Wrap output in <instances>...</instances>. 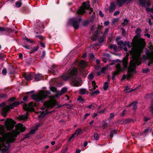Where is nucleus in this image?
<instances>
[{
    "label": "nucleus",
    "mask_w": 153,
    "mask_h": 153,
    "mask_svg": "<svg viewBox=\"0 0 153 153\" xmlns=\"http://www.w3.org/2000/svg\"><path fill=\"white\" fill-rule=\"evenodd\" d=\"M131 44L133 47L129 52L132 59L128 68V74L127 76L125 75L123 76L122 78L123 80L126 78L129 79L133 74L136 73V65H138L141 63L140 54L143 52L146 44L144 40L143 39L133 40Z\"/></svg>",
    "instance_id": "obj_1"
},
{
    "label": "nucleus",
    "mask_w": 153,
    "mask_h": 153,
    "mask_svg": "<svg viewBox=\"0 0 153 153\" xmlns=\"http://www.w3.org/2000/svg\"><path fill=\"white\" fill-rule=\"evenodd\" d=\"M77 74V69L76 68H74L70 70L67 73L63 75L62 77L65 80L70 79L74 86H78L81 84V80L79 78L76 77Z\"/></svg>",
    "instance_id": "obj_2"
},
{
    "label": "nucleus",
    "mask_w": 153,
    "mask_h": 153,
    "mask_svg": "<svg viewBox=\"0 0 153 153\" xmlns=\"http://www.w3.org/2000/svg\"><path fill=\"white\" fill-rule=\"evenodd\" d=\"M50 94L49 91H40L38 93L32 95V97L36 101L39 102L42 101L45 99Z\"/></svg>",
    "instance_id": "obj_3"
},
{
    "label": "nucleus",
    "mask_w": 153,
    "mask_h": 153,
    "mask_svg": "<svg viewBox=\"0 0 153 153\" xmlns=\"http://www.w3.org/2000/svg\"><path fill=\"white\" fill-rule=\"evenodd\" d=\"M85 9L90 10L89 13L91 14L92 11V10L90 6L88 3L83 2L82 4V6L77 11V13L79 14H82L85 12Z\"/></svg>",
    "instance_id": "obj_4"
},
{
    "label": "nucleus",
    "mask_w": 153,
    "mask_h": 153,
    "mask_svg": "<svg viewBox=\"0 0 153 153\" xmlns=\"http://www.w3.org/2000/svg\"><path fill=\"white\" fill-rule=\"evenodd\" d=\"M20 103L19 102H15L13 103L12 104L8 106H7L4 108L2 111V114L4 117L6 116L7 111L9 109H13L14 108L15 106L18 105Z\"/></svg>",
    "instance_id": "obj_5"
},
{
    "label": "nucleus",
    "mask_w": 153,
    "mask_h": 153,
    "mask_svg": "<svg viewBox=\"0 0 153 153\" xmlns=\"http://www.w3.org/2000/svg\"><path fill=\"white\" fill-rule=\"evenodd\" d=\"M5 124L6 128L9 130L13 128L16 123L13 120L8 119L6 121Z\"/></svg>",
    "instance_id": "obj_6"
},
{
    "label": "nucleus",
    "mask_w": 153,
    "mask_h": 153,
    "mask_svg": "<svg viewBox=\"0 0 153 153\" xmlns=\"http://www.w3.org/2000/svg\"><path fill=\"white\" fill-rule=\"evenodd\" d=\"M56 105V101L53 99H50L45 102L44 104V105L47 108H52Z\"/></svg>",
    "instance_id": "obj_7"
},
{
    "label": "nucleus",
    "mask_w": 153,
    "mask_h": 153,
    "mask_svg": "<svg viewBox=\"0 0 153 153\" xmlns=\"http://www.w3.org/2000/svg\"><path fill=\"white\" fill-rule=\"evenodd\" d=\"M36 106L35 103L33 102H30L28 105L25 104L23 106L24 109L27 111H33L34 110L33 107Z\"/></svg>",
    "instance_id": "obj_8"
},
{
    "label": "nucleus",
    "mask_w": 153,
    "mask_h": 153,
    "mask_svg": "<svg viewBox=\"0 0 153 153\" xmlns=\"http://www.w3.org/2000/svg\"><path fill=\"white\" fill-rule=\"evenodd\" d=\"M70 21L72 22V25L74 28L77 29L79 27L81 19L79 18L76 20H74V19H70Z\"/></svg>",
    "instance_id": "obj_9"
},
{
    "label": "nucleus",
    "mask_w": 153,
    "mask_h": 153,
    "mask_svg": "<svg viewBox=\"0 0 153 153\" xmlns=\"http://www.w3.org/2000/svg\"><path fill=\"white\" fill-rule=\"evenodd\" d=\"M147 58L149 60L148 65L153 63V52L146 53Z\"/></svg>",
    "instance_id": "obj_10"
},
{
    "label": "nucleus",
    "mask_w": 153,
    "mask_h": 153,
    "mask_svg": "<svg viewBox=\"0 0 153 153\" xmlns=\"http://www.w3.org/2000/svg\"><path fill=\"white\" fill-rule=\"evenodd\" d=\"M116 68L117 70L113 73V76L112 78L113 79H114V76L117 75L118 74L120 71H121V69L120 66L119 64H117L116 65Z\"/></svg>",
    "instance_id": "obj_11"
},
{
    "label": "nucleus",
    "mask_w": 153,
    "mask_h": 153,
    "mask_svg": "<svg viewBox=\"0 0 153 153\" xmlns=\"http://www.w3.org/2000/svg\"><path fill=\"white\" fill-rule=\"evenodd\" d=\"M34 74L33 73H30L24 74H23V77L27 80L32 79Z\"/></svg>",
    "instance_id": "obj_12"
},
{
    "label": "nucleus",
    "mask_w": 153,
    "mask_h": 153,
    "mask_svg": "<svg viewBox=\"0 0 153 153\" xmlns=\"http://www.w3.org/2000/svg\"><path fill=\"white\" fill-rule=\"evenodd\" d=\"M67 89L66 88H63L62 89L61 91H59L57 92V93L56 94L55 97H58L59 96H61L63 94L66 92L67 91Z\"/></svg>",
    "instance_id": "obj_13"
},
{
    "label": "nucleus",
    "mask_w": 153,
    "mask_h": 153,
    "mask_svg": "<svg viewBox=\"0 0 153 153\" xmlns=\"http://www.w3.org/2000/svg\"><path fill=\"white\" fill-rule=\"evenodd\" d=\"M78 65L81 68H84L86 67L87 64L85 61L81 60L79 63Z\"/></svg>",
    "instance_id": "obj_14"
},
{
    "label": "nucleus",
    "mask_w": 153,
    "mask_h": 153,
    "mask_svg": "<svg viewBox=\"0 0 153 153\" xmlns=\"http://www.w3.org/2000/svg\"><path fill=\"white\" fill-rule=\"evenodd\" d=\"M128 55H126V56L123 58V59L122 61L123 65L124 68H126L127 67V65L128 64Z\"/></svg>",
    "instance_id": "obj_15"
},
{
    "label": "nucleus",
    "mask_w": 153,
    "mask_h": 153,
    "mask_svg": "<svg viewBox=\"0 0 153 153\" xmlns=\"http://www.w3.org/2000/svg\"><path fill=\"white\" fill-rule=\"evenodd\" d=\"M43 77L42 74H37L35 75L34 79L36 81H38L41 80Z\"/></svg>",
    "instance_id": "obj_16"
},
{
    "label": "nucleus",
    "mask_w": 153,
    "mask_h": 153,
    "mask_svg": "<svg viewBox=\"0 0 153 153\" xmlns=\"http://www.w3.org/2000/svg\"><path fill=\"white\" fill-rule=\"evenodd\" d=\"M127 0H117V3L119 7H121L123 4L125 3Z\"/></svg>",
    "instance_id": "obj_17"
},
{
    "label": "nucleus",
    "mask_w": 153,
    "mask_h": 153,
    "mask_svg": "<svg viewBox=\"0 0 153 153\" xmlns=\"http://www.w3.org/2000/svg\"><path fill=\"white\" fill-rule=\"evenodd\" d=\"M116 7V6L113 3H111L109 11L110 13L113 11Z\"/></svg>",
    "instance_id": "obj_18"
},
{
    "label": "nucleus",
    "mask_w": 153,
    "mask_h": 153,
    "mask_svg": "<svg viewBox=\"0 0 153 153\" xmlns=\"http://www.w3.org/2000/svg\"><path fill=\"white\" fill-rule=\"evenodd\" d=\"M0 31H6L10 32L12 30L10 29L9 28H3L0 27Z\"/></svg>",
    "instance_id": "obj_19"
},
{
    "label": "nucleus",
    "mask_w": 153,
    "mask_h": 153,
    "mask_svg": "<svg viewBox=\"0 0 153 153\" xmlns=\"http://www.w3.org/2000/svg\"><path fill=\"white\" fill-rule=\"evenodd\" d=\"M79 94L84 95L87 92V90L85 88H81L79 90Z\"/></svg>",
    "instance_id": "obj_20"
},
{
    "label": "nucleus",
    "mask_w": 153,
    "mask_h": 153,
    "mask_svg": "<svg viewBox=\"0 0 153 153\" xmlns=\"http://www.w3.org/2000/svg\"><path fill=\"white\" fill-rule=\"evenodd\" d=\"M28 115V112H27V114L26 115L20 116L19 117V119L20 120H25L26 119L27 117V115Z\"/></svg>",
    "instance_id": "obj_21"
},
{
    "label": "nucleus",
    "mask_w": 153,
    "mask_h": 153,
    "mask_svg": "<svg viewBox=\"0 0 153 153\" xmlns=\"http://www.w3.org/2000/svg\"><path fill=\"white\" fill-rule=\"evenodd\" d=\"M22 4L21 0L18 1L15 3V6L16 7L19 8L21 7Z\"/></svg>",
    "instance_id": "obj_22"
},
{
    "label": "nucleus",
    "mask_w": 153,
    "mask_h": 153,
    "mask_svg": "<svg viewBox=\"0 0 153 153\" xmlns=\"http://www.w3.org/2000/svg\"><path fill=\"white\" fill-rule=\"evenodd\" d=\"M39 114L38 115V116L39 117H43L46 114H48L47 112H45L44 111H41L39 112Z\"/></svg>",
    "instance_id": "obj_23"
},
{
    "label": "nucleus",
    "mask_w": 153,
    "mask_h": 153,
    "mask_svg": "<svg viewBox=\"0 0 153 153\" xmlns=\"http://www.w3.org/2000/svg\"><path fill=\"white\" fill-rule=\"evenodd\" d=\"M128 106H132L133 109L135 110L137 108V106L136 105V103L134 102L129 105Z\"/></svg>",
    "instance_id": "obj_24"
},
{
    "label": "nucleus",
    "mask_w": 153,
    "mask_h": 153,
    "mask_svg": "<svg viewBox=\"0 0 153 153\" xmlns=\"http://www.w3.org/2000/svg\"><path fill=\"white\" fill-rule=\"evenodd\" d=\"M92 85L93 87V89H91L90 88H89L90 91L92 90H94L96 88L98 87V86L97 85H96V83L95 81H92Z\"/></svg>",
    "instance_id": "obj_25"
},
{
    "label": "nucleus",
    "mask_w": 153,
    "mask_h": 153,
    "mask_svg": "<svg viewBox=\"0 0 153 153\" xmlns=\"http://www.w3.org/2000/svg\"><path fill=\"white\" fill-rule=\"evenodd\" d=\"M39 47L38 46H37L36 47H34L32 50L31 51L30 53H32L35 52L36 51L39 49Z\"/></svg>",
    "instance_id": "obj_26"
},
{
    "label": "nucleus",
    "mask_w": 153,
    "mask_h": 153,
    "mask_svg": "<svg viewBox=\"0 0 153 153\" xmlns=\"http://www.w3.org/2000/svg\"><path fill=\"white\" fill-rule=\"evenodd\" d=\"M109 48L111 49H113L115 51H117V47L116 45H109Z\"/></svg>",
    "instance_id": "obj_27"
},
{
    "label": "nucleus",
    "mask_w": 153,
    "mask_h": 153,
    "mask_svg": "<svg viewBox=\"0 0 153 153\" xmlns=\"http://www.w3.org/2000/svg\"><path fill=\"white\" fill-rule=\"evenodd\" d=\"M82 129L81 128H79L76 129L75 132H74L75 134L76 135L78 136L82 132Z\"/></svg>",
    "instance_id": "obj_28"
},
{
    "label": "nucleus",
    "mask_w": 153,
    "mask_h": 153,
    "mask_svg": "<svg viewBox=\"0 0 153 153\" xmlns=\"http://www.w3.org/2000/svg\"><path fill=\"white\" fill-rule=\"evenodd\" d=\"M146 0H140L139 1L142 7H144L145 6Z\"/></svg>",
    "instance_id": "obj_29"
},
{
    "label": "nucleus",
    "mask_w": 153,
    "mask_h": 153,
    "mask_svg": "<svg viewBox=\"0 0 153 153\" xmlns=\"http://www.w3.org/2000/svg\"><path fill=\"white\" fill-rule=\"evenodd\" d=\"M127 45V46L129 48H130L131 47V46L130 45V42L129 41H126L125 42L124 44L123 45L124 46H125Z\"/></svg>",
    "instance_id": "obj_30"
},
{
    "label": "nucleus",
    "mask_w": 153,
    "mask_h": 153,
    "mask_svg": "<svg viewBox=\"0 0 153 153\" xmlns=\"http://www.w3.org/2000/svg\"><path fill=\"white\" fill-rule=\"evenodd\" d=\"M108 82H105L103 85V89L104 90H106L108 87Z\"/></svg>",
    "instance_id": "obj_31"
},
{
    "label": "nucleus",
    "mask_w": 153,
    "mask_h": 153,
    "mask_svg": "<svg viewBox=\"0 0 153 153\" xmlns=\"http://www.w3.org/2000/svg\"><path fill=\"white\" fill-rule=\"evenodd\" d=\"M38 126H36L34 129L30 131V134H34L36 132V131L38 129Z\"/></svg>",
    "instance_id": "obj_32"
},
{
    "label": "nucleus",
    "mask_w": 153,
    "mask_h": 153,
    "mask_svg": "<svg viewBox=\"0 0 153 153\" xmlns=\"http://www.w3.org/2000/svg\"><path fill=\"white\" fill-rule=\"evenodd\" d=\"M102 126L104 129L106 128L108 126V123L105 122L104 121H103Z\"/></svg>",
    "instance_id": "obj_33"
},
{
    "label": "nucleus",
    "mask_w": 153,
    "mask_h": 153,
    "mask_svg": "<svg viewBox=\"0 0 153 153\" xmlns=\"http://www.w3.org/2000/svg\"><path fill=\"white\" fill-rule=\"evenodd\" d=\"M108 65L102 68L101 70V72L104 73L108 69Z\"/></svg>",
    "instance_id": "obj_34"
},
{
    "label": "nucleus",
    "mask_w": 153,
    "mask_h": 153,
    "mask_svg": "<svg viewBox=\"0 0 153 153\" xmlns=\"http://www.w3.org/2000/svg\"><path fill=\"white\" fill-rule=\"evenodd\" d=\"M94 137L96 140H97L99 138V135L97 133H95L94 134Z\"/></svg>",
    "instance_id": "obj_35"
},
{
    "label": "nucleus",
    "mask_w": 153,
    "mask_h": 153,
    "mask_svg": "<svg viewBox=\"0 0 153 153\" xmlns=\"http://www.w3.org/2000/svg\"><path fill=\"white\" fill-rule=\"evenodd\" d=\"M50 89L51 91L53 92H57V90L56 88L53 86H51L50 87Z\"/></svg>",
    "instance_id": "obj_36"
},
{
    "label": "nucleus",
    "mask_w": 153,
    "mask_h": 153,
    "mask_svg": "<svg viewBox=\"0 0 153 153\" xmlns=\"http://www.w3.org/2000/svg\"><path fill=\"white\" fill-rule=\"evenodd\" d=\"M135 32L137 34H139L141 32V29L140 28H137L136 29Z\"/></svg>",
    "instance_id": "obj_37"
},
{
    "label": "nucleus",
    "mask_w": 153,
    "mask_h": 153,
    "mask_svg": "<svg viewBox=\"0 0 153 153\" xmlns=\"http://www.w3.org/2000/svg\"><path fill=\"white\" fill-rule=\"evenodd\" d=\"M128 22V20L126 19H125L124 20V22L123 23V24L124 26H126L127 25Z\"/></svg>",
    "instance_id": "obj_38"
},
{
    "label": "nucleus",
    "mask_w": 153,
    "mask_h": 153,
    "mask_svg": "<svg viewBox=\"0 0 153 153\" xmlns=\"http://www.w3.org/2000/svg\"><path fill=\"white\" fill-rule=\"evenodd\" d=\"M117 44L118 45L122 46L124 45V43L123 42V41H118L117 43Z\"/></svg>",
    "instance_id": "obj_39"
},
{
    "label": "nucleus",
    "mask_w": 153,
    "mask_h": 153,
    "mask_svg": "<svg viewBox=\"0 0 153 153\" xmlns=\"http://www.w3.org/2000/svg\"><path fill=\"white\" fill-rule=\"evenodd\" d=\"M91 40L93 41H95L97 39V36L96 35H93L91 37Z\"/></svg>",
    "instance_id": "obj_40"
},
{
    "label": "nucleus",
    "mask_w": 153,
    "mask_h": 153,
    "mask_svg": "<svg viewBox=\"0 0 153 153\" xmlns=\"http://www.w3.org/2000/svg\"><path fill=\"white\" fill-rule=\"evenodd\" d=\"M100 93V92H99V91L96 90V91H94L93 92H92V94H95L97 95V94H99Z\"/></svg>",
    "instance_id": "obj_41"
},
{
    "label": "nucleus",
    "mask_w": 153,
    "mask_h": 153,
    "mask_svg": "<svg viewBox=\"0 0 153 153\" xmlns=\"http://www.w3.org/2000/svg\"><path fill=\"white\" fill-rule=\"evenodd\" d=\"M88 108H89L90 109H94V108L95 106H94V105L91 104V105H89L88 106Z\"/></svg>",
    "instance_id": "obj_42"
},
{
    "label": "nucleus",
    "mask_w": 153,
    "mask_h": 153,
    "mask_svg": "<svg viewBox=\"0 0 153 153\" xmlns=\"http://www.w3.org/2000/svg\"><path fill=\"white\" fill-rule=\"evenodd\" d=\"M77 100L79 101L80 102H82L84 101L83 99L80 96H79L78 98L77 99Z\"/></svg>",
    "instance_id": "obj_43"
},
{
    "label": "nucleus",
    "mask_w": 153,
    "mask_h": 153,
    "mask_svg": "<svg viewBox=\"0 0 153 153\" xmlns=\"http://www.w3.org/2000/svg\"><path fill=\"white\" fill-rule=\"evenodd\" d=\"M149 71V70L147 68L144 69H143V73H147Z\"/></svg>",
    "instance_id": "obj_44"
},
{
    "label": "nucleus",
    "mask_w": 153,
    "mask_h": 153,
    "mask_svg": "<svg viewBox=\"0 0 153 153\" xmlns=\"http://www.w3.org/2000/svg\"><path fill=\"white\" fill-rule=\"evenodd\" d=\"M150 111L153 113V101L152 102L151 105L150 107Z\"/></svg>",
    "instance_id": "obj_45"
},
{
    "label": "nucleus",
    "mask_w": 153,
    "mask_h": 153,
    "mask_svg": "<svg viewBox=\"0 0 153 153\" xmlns=\"http://www.w3.org/2000/svg\"><path fill=\"white\" fill-rule=\"evenodd\" d=\"M88 77L89 79H92L94 77V75L93 74H90L89 75Z\"/></svg>",
    "instance_id": "obj_46"
},
{
    "label": "nucleus",
    "mask_w": 153,
    "mask_h": 153,
    "mask_svg": "<svg viewBox=\"0 0 153 153\" xmlns=\"http://www.w3.org/2000/svg\"><path fill=\"white\" fill-rule=\"evenodd\" d=\"M7 73V70L5 69H3L2 71V73L4 75H5Z\"/></svg>",
    "instance_id": "obj_47"
},
{
    "label": "nucleus",
    "mask_w": 153,
    "mask_h": 153,
    "mask_svg": "<svg viewBox=\"0 0 153 153\" xmlns=\"http://www.w3.org/2000/svg\"><path fill=\"white\" fill-rule=\"evenodd\" d=\"M0 98H7V94H2L0 96Z\"/></svg>",
    "instance_id": "obj_48"
},
{
    "label": "nucleus",
    "mask_w": 153,
    "mask_h": 153,
    "mask_svg": "<svg viewBox=\"0 0 153 153\" xmlns=\"http://www.w3.org/2000/svg\"><path fill=\"white\" fill-rule=\"evenodd\" d=\"M24 39L26 40L27 42H30V43H32L33 42L31 41L30 39H28L26 37H25L24 38Z\"/></svg>",
    "instance_id": "obj_49"
},
{
    "label": "nucleus",
    "mask_w": 153,
    "mask_h": 153,
    "mask_svg": "<svg viewBox=\"0 0 153 153\" xmlns=\"http://www.w3.org/2000/svg\"><path fill=\"white\" fill-rule=\"evenodd\" d=\"M42 52H43V54H42V56H41V59H43L45 56V51H43Z\"/></svg>",
    "instance_id": "obj_50"
},
{
    "label": "nucleus",
    "mask_w": 153,
    "mask_h": 153,
    "mask_svg": "<svg viewBox=\"0 0 153 153\" xmlns=\"http://www.w3.org/2000/svg\"><path fill=\"white\" fill-rule=\"evenodd\" d=\"M68 148H66L63 149L61 152V153H66L68 150Z\"/></svg>",
    "instance_id": "obj_51"
},
{
    "label": "nucleus",
    "mask_w": 153,
    "mask_h": 153,
    "mask_svg": "<svg viewBox=\"0 0 153 153\" xmlns=\"http://www.w3.org/2000/svg\"><path fill=\"white\" fill-rule=\"evenodd\" d=\"M5 56V55L4 54L2 53H0V59H3V58Z\"/></svg>",
    "instance_id": "obj_52"
},
{
    "label": "nucleus",
    "mask_w": 153,
    "mask_h": 153,
    "mask_svg": "<svg viewBox=\"0 0 153 153\" xmlns=\"http://www.w3.org/2000/svg\"><path fill=\"white\" fill-rule=\"evenodd\" d=\"M115 131H113L111 132V134L110 135V137L111 138H112L113 137V135Z\"/></svg>",
    "instance_id": "obj_53"
},
{
    "label": "nucleus",
    "mask_w": 153,
    "mask_h": 153,
    "mask_svg": "<svg viewBox=\"0 0 153 153\" xmlns=\"http://www.w3.org/2000/svg\"><path fill=\"white\" fill-rule=\"evenodd\" d=\"M106 110V109L105 108H104L101 111H98V113H103Z\"/></svg>",
    "instance_id": "obj_54"
},
{
    "label": "nucleus",
    "mask_w": 153,
    "mask_h": 153,
    "mask_svg": "<svg viewBox=\"0 0 153 153\" xmlns=\"http://www.w3.org/2000/svg\"><path fill=\"white\" fill-rule=\"evenodd\" d=\"M114 116V113H111L110 114V117L109 119H111L112 118H113Z\"/></svg>",
    "instance_id": "obj_55"
},
{
    "label": "nucleus",
    "mask_w": 153,
    "mask_h": 153,
    "mask_svg": "<svg viewBox=\"0 0 153 153\" xmlns=\"http://www.w3.org/2000/svg\"><path fill=\"white\" fill-rule=\"evenodd\" d=\"M104 41V40L102 38H101L99 39V41L100 42L102 43Z\"/></svg>",
    "instance_id": "obj_56"
},
{
    "label": "nucleus",
    "mask_w": 153,
    "mask_h": 153,
    "mask_svg": "<svg viewBox=\"0 0 153 153\" xmlns=\"http://www.w3.org/2000/svg\"><path fill=\"white\" fill-rule=\"evenodd\" d=\"M109 24V22L108 21H105L104 23V25L106 26H107Z\"/></svg>",
    "instance_id": "obj_57"
},
{
    "label": "nucleus",
    "mask_w": 153,
    "mask_h": 153,
    "mask_svg": "<svg viewBox=\"0 0 153 153\" xmlns=\"http://www.w3.org/2000/svg\"><path fill=\"white\" fill-rule=\"evenodd\" d=\"M90 115V114L87 113L85 114L84 117V120L88 116Z\"/></svg>",
    "instance_id": "obj_58"
},
{
    "label": "nucleus",
    "mask_w": 153,
    "mask_h": 153,
    "mask_svg": "<svg viewBox=\"0 0 153 153\" xmlns=\"http://www.w3.org/2000/svg\"><path fill=\"white\" fill-rule=\"evenodd\" d=\"M119 13H120V11H115L114 13V16H116L117 15V14H118Z\"/></svg>",
    "instance_id": "obj_59"
},
{
    "label": "nucleus",
    "mask_w": 153,
    "mask_h": 153,
    "mask_svg": "<svg viewBox=\"0 0 153 153\" xmlns=\"http://www.w3.org/2000/svg\"><path fill=\"white\" fill-rule=\"evenodd\" d=\"M99 15L101 17H103L104 16V14L102 13V12L101 11H99Z\"/></svg>",
    "instance_id": "obj_60"
},
{
    "label": "nucleus",
    "mask_w": 153,
    "mask_h": 153,
    "mask_svg": "<svg viewBox=\"0 0 153 153\" xmlns=\"http://www.w3.org/2000/svg\"><path fill=\"white\" fill-rule=\"evenodd\" d=\"M15 98L14 97H11L8 100L9 101H13L15 100Z\"/></svg>",
    "instance_id": "obj_61"
},
{
    "label": "nucleus",
    "mask_w": 153,
    "mask_h": 153,
    "mask_svg": "<svg viewBox=\"0 0 153 153\" xmlns=\"http://www.w3.org/2000/svg\"><path fill=\"white\" fill-rule=\"evenodd\" d=\"M109 29L108 28H106L105 30L104 34H106L108 32Z\"/></svg>",
    "instance_id": "obj_62"
},
{
    "label": "nucleus",
    "mask_w": 153,
    "mask_h": 153,
    "mask_svg": "<svg viewBox=\"0 0 153 153\" xmlns=\"http://www.w3.org/2000/svg\"><path fill=\"white\" fill-rule=\"evenodd\" d=\"M27 98H28L27 96H25V97H24V98H23V100L24 101H26V100H27Z\"/></svg>",
    "instance_id": "obj_63"
},
{
    "label": "nucleus",
    "mask_w": 153,
    "mask_h": 153,
    "mask_svg": "<svg viewBox=\"0 0 153 153\" xmlns=\"http://www.w3.org/2000/svg\"><path fill=\"white\" fill-rule=\"evenodd\" d=\"M146 4L147 6H150L151 5L150 2L149 1H147V2Z\"/></svg>",
    "instance_id": "obj_64"
}]
</instances>
